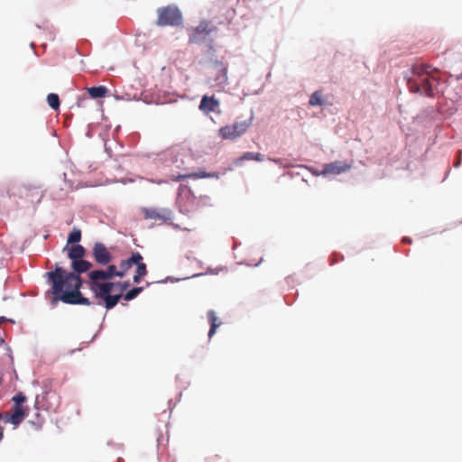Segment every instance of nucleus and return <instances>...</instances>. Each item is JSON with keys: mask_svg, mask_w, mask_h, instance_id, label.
Returning a JSON list of instances; mask_svg holds the SVG:
<instances>
[{"mask_svg": "<svg viewBox=\"0 0 462 462\" xmlns=\"http://www.w3.org/2000/svg\"><path fill=\"white\" fill-rule=\"evenodd\" d=\"M51 282V292L55 300H61L67 304L90 305L88 298L82 296L79 289L82 281L79 274L68 273L61 267L47 273Z\"/></svg>", "mask_w": 462, "mask_h": 462, "instance_id": "1", "label": "nucleus"}, {"mask_svg": "<svg viewBox=\"0 0 462 462\" xmlns=\"http://www.w3.org/2000/svg\"><path fill=\"white\" fill-rule=\"evenodd\" d=\"M435 71L436 69L428 64L414 65L411 69V77L408 80L410 91L421 96L433 97L438 83Z\"/></svg>", "mask_w": 462, "mask_h": 462, "instance_id": "2", "label": "nucleus"}, {"mask_svg": "<svg viewBox=\"0 0 462 462\" xmlns=\"http://www.w3.org/2000/svg\"><path fill=\"white\" fill-rule=\"evenodd\" d=\"M88 288L97 299L104 300L106 310L113 309L119 301V296H112L115 282H107L112 279L106 270H95L88 273Z\"/></svg>", "mask_w": 462, "mask_h": 462, "instance_id": "3", "label": "nucleus"}, {"mask_svg": "<svg viewBox=\"0 0 462 462\" xmlns=\"http://www.w3.org/2000/svg\"><path fill=\"white\" fill-rule=\"evenodd\" d=\"M227 65L215 60L208 65V83L211 88H224L228 84Z\"/></svg>", "mask_w": 462, "mask_h": 462, "instance_id": "4", "label": "nucleus"}, {"mask_svg": "<svg viewBox=\"0 0 462 462\" xmlns=\"http://www.w3.org/2000/svg\"><path fill=\"white\" fill-rule=\"evenodd\" d=\"M27 398L23 393L20 392L12 398L14 405L10 411V416L6 419L14 426H18L27 416L28 407L24 406Z\"/></svg>", "mask_w": 462, "mask_h": 462, "instance_id": "5", "label": "nucleus"}, {"mask_svg": "<svg viewBox=\"0 0 462 462\" xmlns=\"http://www.w3.org/2000/svg\"><path fill=\"white\" fill-rule=\"evenodd\" d=\"M252 124V120L235 122L218 129L217 134L223 140L233 141L245 134Z\"/></svg>", "mask_w": 462, "mask_h": 462, "instance_id": "6", "label": "nucleus"}, {"mask_svg": "<svg viewBox=\"0 0 462 462\" xmlns=\"http://www.w3.org/2000/svg\"><path fill=\"white\" fill-rule=\"evenodd\" d=\"M182 23V14L177 7L167 6L158 10L157 23L161 26H179Z\"/></svg>", "mask_w": 462, "mask_h": 462, "instance_id": "7", "label": "nucleus"}, {"mask_svg": "<svg viewBox=\"0 0 462 462\" xmlns=\"http://www.w3.org/2000/svg\"><path fill=\"white\" fill-rule=\"evenodd\" d=\"M141 212L144 219L172 225L173 212L170 208H143Z\"/></svg>", "mask_w": 462, "mask_h": 462, "instance_id": "8", "label": "nucleus"}, {"mask_svg": "<svg viewBox=\"0 0 462 462\" xmlns=\"http://www.w3.org/2000/svg\"><path fill=\"white\" fill-rule=\"evenodd\" d=\"M215 29L210 22H200L197 27L191 30L189 39V43H199L204 41Z\"/></svg>", "mask_w": 462, "mask_h": 462, "instance_id": "9", "label": "nucleus"}, {"mask_svg": "<svg viewBox=\"0 0 462 462\" xmlns=\"http://www.w3.org/2000/svg\"><path fill=\"white\" fill-rule=\"evenodd\" d=\"M93 256L95 261L101 265L109 263L113 259L112 254L102 243H96L94 245Z\"/></svg>", "mask_w": 462, "mask_h": 462, "instance_id": "10", "label": "nucleus"}, {"mask_svg": "<svg viewBox=\"0 0 462 462\" xmlns=\"http://www.w3.org/2000/svg\"><path fill=\"white\" fill-rule=\"evenodd\" d=\"M219 106L220 102L218 99H217L214 96L209 97L205 95L202 97L200 100L199 108L205 115H208L211 112H215L217 114L220 113Z\"/></svg>", "mask_w": 462, "mask_h": 462, "instance_id": "11", "label": "nucleus"}, {"mask_svg": "<svg viewBox=\"0 0 462 462\" xmlns=\"http://www.w3.org/2000/svg\"><path fill=\"white\" fill-rule=\"evenodd\" d=\"M346 169V163L344 162H334L325 164L321 173L325 176H335L344 172Z\"/></svg>", "mask_w": 462, "mask_h": 462, "instance_id": "12", "label": "nucleus"}, {"mask_svg": "<svg viewBox=\"0 0 462 462\" xmlns=\"http://www.w3.org/2000/svg\"><path fill=\"white\" fill-rule=\"evenodd\" d=\"M140 260H143V258L139 252L133 253L129 258L122 260L119 264V270L120 272H123V277L125 273L133 267V265L136 263H140Z\"/></svg>", "mask_w": 462, "mask_h": 462, "instance_id": "13", "label": "nucleus"}, {"mask_svg": "<svg viewBox=\"0 0 462 462\" xmlns=\"http://www.w3.org/2000/svg\"><path fill=\"white\" fill-rule=\"evenodd\" d=\"M64 249H68V256L72 261L83 258L86 254L85 248L80 245H72L70 247L67 245Z\"/></svg>", "mask_w": 462, "mask_h": 462, "instance_id": "14", "label": "nucleus"}, {"mask_svg": "<svg viewBox=\"0 0 462 462\" xmlns=\"http://www.w3.org/2000/svg\"><path fill=\"white\" fill-rule=\"evenodd\" d=\"M71 267L75 273H82L88 272L92 267V263L80 258L72 261Z\"/></svg>", "mask_w": 462, "mask_h": 462, "instance_id": "15", "label": "nucleus"}, {"mask_svg": "<svg viewBox=\"0 0 462 462\" xmlns=\"http://www.w3.org/2000/svg\"><path fill=\"white\" fill-rule=\"evenodd\" d=\"M208 321L210 323V329L208 331V337L211 338L216 333L217 328L221 325V321L218 320L217 314L214 310L208 312Z\"/></svg>", "mask_w": 462, "mask_h": 462, "instance_id": "16", "label": "nucleus"}, {"mask_svg": "<svg viewBox=\"0 0 462 462\" xmlns=\"http://www.w3.org/2000/svg\"><path fill=\"white\" fill-rule=\"evenodd\" d=\"M135 265L136 270L133 280L134 282L139 283L141 282V279L147 274V268L146 264L143 262V260H140V263H136Z\"/></svg>", "mask_w": 462, "mask_h": 462, "instance_id": "17", "label": "nucleus"}, {"mask_svg": "<svg viewBox=\"0 0 462 462\" xmlns=\"http://www.w3.org/2000/svg\"><path fill=\"white\" fill-rule=\"evenodd\" d=\"M108 90L104 86L91 87L88 88V93L92 98H99L106 96Z\"/></svg>", "mask_w": 462, "mask_h": 462, "instance_id": "18", "label": "nucleus"}, {"mask_svg": "<svg viewBox=\"0 0 462 462\" xmlns=\"http://www.w3.org/2000/svg\"><path fill=\"white\" fill-rule=\"evenodd\" d=\"M81 240V230L78 227H74L72 231L69 233L67 240V244L75 245Z\"/></svg>", "mask_w": 462, "mask_h": 462, "instance_id": "19", "label": "nucleus"}, {"mask_svg": "<svg viewBox=\"0 0 462 462\" xmlns=\"http://www.w3.org/2000/svg\"><path fill=\"white\" fill-rule=\"evenodd\" d=\"M130 286L128 282H115V288L113 292H116V294H112V296H119V300L123 297V292Z\"/></svg>", "mask_w": 462, "mask_h": 462, "instance_id": "20", "label": "nucleus"}, {"mask_svg": "<svg viewBox=\"0 0 462 462\" xmlns=\"http://www.w3.org/2000/svg\"><path fill=\"white\" fill-rule=\"evenodd\" d=\"M47 102L49 106L54 110H57L60 107V98L57 94H49L47 97Z\"/></svg>", "mask_w": 462, "mask_h": 462, "instance_id": "21", "label": "nucleus"}, {"mask_svg": "<svg viewBox=\"0 0 462 462\" xmlns=\"http://www.w3.org/2000/svg\"><path fill=\"white\" fill-rule=\"evenodd\" d=\"M310 105L312 106H321L323 104V99H322V94L321 92L319 91H315L310 98V101H309Z\"/></svg>", "mask_w": 462, "mask_h": 462, "instance_id": "22", "label": "nucleus"}, {"mask_svg": "<svg viewBox=\"0 0 462 462\" xmlns=\"http://www.w3.org/2000/svg\"><path fill=\"white\" fill-rule=\"evenodd\" d=\"M142 291H143V287L133 288L132 290L128 291L124 295V299L125 300H131L134 299Z\"/></svg>", "mask_w": 462, "mask_h": 462, "instance_id": "23", "label": "nucleus"}, {"mask_svg": "<svg viewBox=\"0 0 462 462\" xmlns=\"http://www.w3.org/2000/svg\"><path fill=\"white\" fill-rule=\"evenodd\" d=\"M105 270L110 275L111 278H113L115 276H117L120 278L123 277V272H120V270H118L117 267L114 264L108 265L107 268Z\"/></svg>", "mask_w": 462, "mask_h": 462, "instance_id": "24", "label": "nucleus"}, {"mask_svg": "<svg viewBox=\"0 0 462 462\" xmlns=\"http://www.w3.org/2000/svg\"><path fill=\"white\" fill-rule=\"evenodd\" d=\"M254 152H247L235 161L236 165L241 164L242 162L246 160H254Z\"/></svg>", "mask_w": 462, "mask_h": 462, "instance_id": "25", "label": "nucleus"}, {"mask_svg": "<svg viewBox=\"0 0 462 462\" xmlns=\"http://www.w3.org/2000/svg\"><path fill=\"white\" fill-rule=\"evenodd\" d=\"M212 174L210 173H207L205 171H199V172H196V173H193V174H190L189 177L191 178H194V179H198V178H208V177H211Z\"/></svg>", "mask_w": 462, "mask_h": 462, "instance_id": "26", "label": "nucleus"}, {"mask_svg": "<svg viewBox=\"0 0 462 462\" xmlns=\"http://www.w3.org/2000/svg\"><path fill=\"white\" fill-rule=\"evenodd\" d=\"M254 160L256 162L263 161V154H262L260 152H254Z\"/></svg>", "mask_w": 462, "mask_h": 462, "instance_id": "27", "label": "nucleus"}, {"mask_svg": "<svg viewBox=\"0 0 462 462\" xmlns=\"http://www.w3.org/2000/svg\"><path fill=\"white\" fill-rule=\"evenodd\" d=\"M461 154H462V151H459L458 152V160H457V162L454 163V166L455 167H458L460 165V162H461Z\"/></svg>", "mask_w": 462, "mask_h": 462, "instance_id": "28", "label": "nucleus"}, {"mask_svg": "<svg viewBox=\"0 0 462 462\" xmlns=\"http://www.w3.org/2000/svg\"><path fill=\"white\" fill-rule=\"evenodd\" d=\"M402 242H403V243L411 244V238H409V237H403V238H402Z\"/></svg>", "mask_w": 462, "mask_h": 462, "instance_id": "29", "label": "nucleus"}, {"mask_svg": "<svg viewBox=\"0 0 462 462\" xmlns=\"http://www.w3.org/2000/svg\"><path fill=\"white\" fill-rule=\"evenodd\" d=\"M3 437H4V433L2 430H0V441L2 440Z\"/></svg>", "mask_w": 462, "mask_h": 462, "instance_id": "30", "label": "nucleus"}, {"mask_svg": "<svg viewBox=\"0 0 462 462\" xmlns=\"http://www.w3.org/2000/svg\"><path fill=\"white\" fill-rule=\"evenodd\" d=\"M272 161H273L276 163L280 162V160H277V159H273Z\"/></svg>", "mask_w": 462, "mask_h": 462, "instance_id": "31", "label": "nucleus"}, {"mask_svg": "<svg viewBox=\"0 0 462 462\" xmlns=\"http://www.w3.org/2000/svg\"><path fill=\"white\" fill-rule=\"evenodd\" d=\"M2 418V414L0 413V419Z\"/></svg>", "mask_w": 462, "mask_h": 462, "instance_id": "32", "label": "nucleus"}]
</instances>
